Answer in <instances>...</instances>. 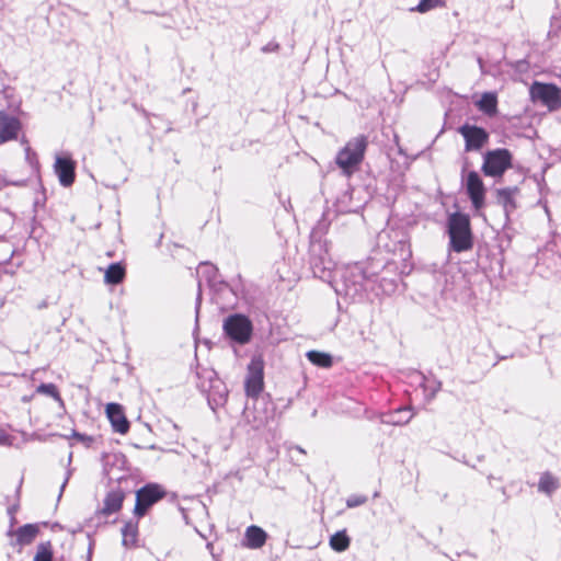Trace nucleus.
I'll return each instance as SVG.
<instances>
[{
  "label": "nucleus",
  "instance_id": "6ab92c4d",
  "mask_svg": "<svg viewBox=\"0 0 561 561\" xmlns=\"http://www.w3.org/2000/svg\"><path fill=\"white\" fill-rule=\"evenodd\" d=\"M122 543L125 548H135L137 547L138 541V523L129 520L125 523L122 528Z\"/></svg>",
  "mask_w": 561,
  "mask_h": 561
},
{
  "label": "nucleus",
  "instance_id": "f704fd0d",
  "mask_svg": "<svg viewBox=\"0 0 561 561\" xmlns=\"http://www.w3.org/2000/svg\"><path fill=\"white\" fill-rule=\"evenodd\" d=\"M221 311H222V312H228V308H227V307H225V306H222V307H221Z\"/></svg>",
  "mask_w": 561,
  "mask_h": 561
},
{
  "label": "nucleus",
  "instance_id": "4be33fe9",
  "mask_svg": "<svg viewBox=\"0 0 561 561\" xmlns=\"http://www.w3.org/2000/svg\"><path fill=\"white\" fill-rule=\"evenodd\" d=\"M560 486L558 478H556L550 472H545L541 474L538 482V491L542 492L547 495H551Z\"/></svg>",
  "mask_w": 561,
  "mask_h": 561
},
{
  "label": "nucleus",
  "instance_id": "a878e982",
  "mask_svg": "<svg viewBox=\"0 0 561 561\" xmlns=\"http://www.w3.org/2000/svg\"><path fill=\"white\" fill-rule=\"evenodd\" d=\"M36 392L41 394H45L51 397L54 400L62 404V399L58 392L57 387L54 383H41L36 388Z\"/></svg>",
  "mask_w": 561,
  "mask_h": 561
},
{
  "label": "nucleus",
  "instance_id": "20e7f679",
  "mask_svg": "<svg viewBox=\"0 0 561 561\" xmlns=\"http://www.w3.org/2000/svg\"><path fill=\"white\" fill-rule=\"evenodd\" d=\"M264 388V360L261 355L252 356L244 380V389L248 397L256 398Z\"/></svg>",
  "mask_w": 561,
  "mask_h": 561
},
{
  "label": "nucleus",
  "instance_id": "f257e3e1",
  "mask_svg": "<svg viewBox=\"0 0 561 561\" xmlns=\"http://www.w3.org/2000/svg\"><path fill=\"white\" fill-rule=\"evenodd\" d=\"M447 232L449 245L453 251L461 253L473 248V234L468 214L456 211L449 215Z\"/></svg>",
  "mask_w": 561,
  "mask_h": 561
},
{
  "label": "nucleus",
  "instance_id": "7ed1b4c3",
  "mask_svg": "<svg viewBox=\"0 0 561 561\" xmlns=\"http://www.w3.org/2000/svg\"><path fill=\"white\" fill-rule=\"evenodd\" d=\"M513 167V153L506 148L488 150L483 154L481 171L485 176L502 178Z\"/></svg>",
  "mask_w": 561,
  "mask_h": 561
},
{
  "label": "nucleus",
  "instance_id": "c9c22d12",
  "mask_svg": "<svg viewBox=\"0 0 561 561\" xmlns=\"http://www.w3.org/2000/svg\"><path fill=\"white\" fill-rule=\"evenodd\" d=\"M225 294L229 295V296H233L232 293L230 290H227Z\"/></svg>",
  "mask_w": 561,
  "mask_h": 561
},
{
  "label": "nucleus",
  "instance_id": "2f4dec72",
  "mask_svg": "<svg viewBox=\"0 0 561 561\" xmlns=\"http://www.w3.org/2000/svg\"><path fill=\"white\" fill-rule=\"evenodd\" d=\"M69 476H70V472L68 471V472H67V477L65 478V481H64V482H62V484H61V491L65 489V486H66V484H67V482H68Z\"/></svg>",
  "mask_w": 561,
  "mask_h": 561
},
{
  "label": "nucleus",
  "instance_id": "473e14b6",
  "mask_svg": "<svg viewBox=\"0 0 561 561\" xmlns=\"http://www.w3.org/2000/svg\"><path fill=\"white\" fill-rule=\"evenodd\" d=\"M295 449L301 454H305V450L299 446H296Z\"/></svg>",
  "mask_w": 561,
  "mask_h": 561
},
{
  "label": "nucleus",
  "instance_id": "72a5a7b5",
  "mask_svg": "<svg viewBox=\"0 0 561 561\" xmlns=\"http://www.w3.org/2000/svg\"><path fill=\"white\" fill-rule=\"evenodd\" d=\"M220 296H221V294H218V295L215 297V301H216V304H218V305H219V297H220Z\"/></svg>",
  "mask_w": 561,
  "mask_h": 561
},
{
  "label": "nucleus",
  "instance_id": "f3484780",
  "mask_svg": "<svg viewBox=\"0 0 561 561\" xmlns=\"http://www.w3.org/2000/svg\"><path fill=\"white\" fill-rule=\"evenodd\" d=\"M244 417L248 424L251 425L252 430L259 431L264 427L270 420V415L264 409H259V407H254L252 411L245 410Z\"/></svg>",
  "mask_w": 561,
  "mask_h": 561
},
{
  "label": "nucleus",
  "instance_id": "bb28decb",
  "mask_svg": "<svg viewBox=\"0 0 561 561\" xmlns=\"http://www.w3.org/2000/svg\"><path fill=\"white\" fill-rule=\"evenodd\" d=\"M53 552L50 543H41L34 557V561H51Z\"/></svg>",
  "mask_w": 561,
  "mask_h": 561
},
{
  "label": "nucleus",
  "instance_id": "a211bd4d",
  "mask_svg": "<svg viewBox=\"0 0 561 561\" xmlns=\"http://www.w3.org/2000/svg\"><path fill=\"white\" fill-rule=\"evenodd\" d=\"M497 95L494 92H485L481 95L480 100L476 103L479 111L492 117L497 113Z\"/></svg>",
  "mask_w": 561,
  "mask_h": 561
},
{
  "label": "nucleus",
  "instance_id": "9d476101",
  "mask_svg": "<svg viewBox=\"0 0 561 561\" xmlns=\"http://www.w3.org/2000/svg\"><path fill=\"white\" fill-rule=\"evenodd\" d=\"M22 130L20 118L4 110H0V146L14 141Z\"/></svg>",
  "mask_w": 561,
  "mask_h": 561
},
{
  "label": "nucleus",
  "instance_id": "f8f14e48",
  "mask_svg": "<svg viewBox=\"0 0 561 561\" xmlns=\"http://www.w3.org/2000/svg\"><path fill=\"white\" fill-rule=\"evenodd\" d=\"M59 183L69 187L76 180V162L69 157H57L54 164Z\"/></svg>",
  "mask_w": 561,
  "mask_h": 561
},
{
  "label": "nucleus",
  "instance_id": "39448f33",
  "mask_svg": "<svg viewBox=\"0 0 561 561\" xmlns=\"http://www.w3.org/2000/svg\"><path fill=\"white\" fill-rule=\"evenodd\" d=\"M530 95L540 101L549 111L561 108V89L553 83L534 82L530 87Z\"/></svg>",
  "mask_w": 561,
  "mask_h": 561
},
{
  "label": "nucleus",
  "instance_id": "f03ea898",
  "mask_svg": "<svg viewBox=\"0 0 561 561\" xmlns=\"http://www.w3.org/2000/svg\"><path fill=\"white\" fill-rule=\"evenodd\" d=\"M368 147V137L358 135L351 138L335 157V163L345 176H351L358 170L365 159Z\"/></svg>",
  "mask_w": 561,
  "mask_h": 561
},
{
  "label": "nucleus",
  "instance_id": "6e6552de",
  "mask_svg": "<svg viewBox=\"0 0 561 561\" xmlns=\"http://www.w3.org/2000/svg\"><path fill=\"white\" fill-rule=\"evenodd\" d=\"M252 323L249 318H226L225 333L239 344H245L252 335Z\"/></svg>",
  "mask_w": 561,
  "mask_h": 561
},
{
  "label": "nucleus",
  "instance_id": "aec40b11",
  "mask_svg": "<svg viewBox=\"0 0 561 561\" xmlns=\"http://www.w3.org/2000/svg\"><path fill=\"white\" fill-rule=\"evenodd\" d=\"M39 529L35 524H26L14 530L16 542L21 546L30 545L37 536Z\"/></svg>",
  "mask_w": 561,
  "mask_h": 561
},
{
  "label": "nucleus",
  "instance_id": "ddd939ff",
  "mask_svg": "<svg viewBox=\"0 0 561 561\" xmlns=\"http://www.w3.org/2000/svg\"><path fill=\"white\" fill-rule=\"evenodd\" d=\"M106 415L113 430L119 434H126L129 430V422L125 416L123 407L118 403H108L106 405Z\"/></svg>",
  "mask_w": 561,
  "mask_h": 561
},
{
  "label": "nucleus",
  "instance_id": "0eeeda50",
  "mask_svg": "<svg viewBox=\"0 0 561 561\" xmlns=\"http://www.w3.org/2000/svg\"><path fill=\"white\" fill-rule=\"evenodd\" d=\"M458 133L465 140V151H480L490 139L489 133L480 126L463 124L458 128Z\"/></svg>",
  "mask_w": 561,
  "mask_h": 561
},
{
  "label": "nucleus",
  "instance_id": "c85d7f7f",
  "mask_svg": "<svg viewBox=\"0 0 561 561\" xmlns=\"http://www.w3.org/2000/svg\"><path fill=\"white\" fill-rule=\"evenodd\" d=\"M19 511V503H15L8 507V515H15Z\"/></svg>",
  "mask_w": 561,
  "mask_h": 561
},
{
  "label": "nucleus",
  "instance_id": "7c9ffc66",
  "mask_svg": "<svg viewBox=\"0 0 561 561\" xmlns=\"http://www.w3.org/2000/svg\"><path fill=\"white\" fill-rule=\"evenodd\" d=\"M73 437L78 438L79 440H85V439H89L88 437H85L84 435L80 434V433H77V432H73Z\"/></svg>",
  "mask_w": 561,
  "mask_h": 561
},
{
  "label": "nucleus",
  "instance_id": "423d86ee",
  "mask_svg": "<svg viewBox=\"0 0 561 561\" xmlns=\"http://www.w3.org/2000/svg\"><path fill=\"white\" fill-rule=\"evenodd\" d=\"M164 490L156 483H149L136 492L134 514L137 517L146 515L148 508L164 496Z\"/></svg>",
  "mask_w": 561,
  "mask_h": 561
},
{
  "label": "nucleus",
  "instance_id": "9b49d317",
  "mask_svg": "<svg viewBox=\"0 0 561 561\" xmlns=\"http://www.w3.org/2000/svg\"><path fill=\"white\" fill-rule=\"evenodd\" d=\"M125 500V492L121 488L110 490L104 499L102 505L96 510L95 515L98 518H107L121 511Z\"/></svg>",
  "mask_w": 561,
  "mask_h": 561
},
{
  "label": "nucleus",
  "instance_id": "5701e85b",
  "mask_svg": "<svg viewBox=\"0 0 561 561\" xmlns=\"http://www.w3.org/2000/svg\"><path fill=\"white\" fill-rule=\"evenodd\" d=\"M350 543L351 539L345 529L336 531L330 538V547L336 552L345 551L350 547Z\"/></svg>",
  "mask_w": 561,
  "mask_h": 561
},
{
  "label": "nucleus",
  "instance_id": "c756f323",
  "mask_svg": "<svg viewBox=\"0 0 561 561\" xmlns=\"http://www.w3.org/2000/svg\"><path fill=\"white\" fill-rule=\"evenodd\" d=\"M10 516V524H11V529L9 530V535H13L14 531L12 530V527L14 526V524L16 523V518H15V515H9Z\"/></svg>",
  "mask_w": 561,
  "mask_h": 561
},
{
  "label": "nucleus",
  "instance_id": "393cba45",
  "mask_svg": "<svg viewBox=\"0 0 561 561\" xmlns=\"http://www.w3.org/2000/svg\"><path fill=\"white\" fill-rule=\"evenodd\" d=\"M446 3L447 0H421L415 8L411 9V11L426 13L431 10L446 7Z\"/></svg>",
  "mask_w": 561,
  "mask_h": 561
},
{
  "label": "nucleus",
  "instance_id": "b1692460",
  "mask_svg": "<svg viewBox=\"0 0 561 561\" xmlns=\"http://www.w3.org/2000/svg\"><path fill=\"white\" fill-rule=\"evenodd\" d=\"M306 356L313 365L323 368L331 367L333 363L330 354L319 351H309Z\"/></svg>",
  "mask_w": 561,
  "mask_h": 561
},
{
  "label": "nucleus",
  "instance_id": "2eb2a0df",
  "mask_svg": "<svg viewBox=\"0 0 561 561\" xmlns=\"http://www.w3.org/2000/svg\"><path fill=\"white\" fill-rule=\"evenodd\" d=\"M519 192L518 187H504L496 191V199L503 206L506 214L514 211L517 208L515 201L516 194Z\"/></svg>",
  "mask_w": 561,
  "mask_h": 561
},
{
  "label": "nucleus",
  "instance_id": "cd10ccee",
  "mask_svg": "<svg viewBox=\"0 0 561 561\" xmlns=\"http://www.w3.org/2000/svg\"><path fill=\"white\" fill-rule=\"evenodd\" d=\"M366 501H367V497L365 495L353 494L347 497L346 506L350 508L357 507V506L365 504Z\"/></svg>",
  "mask_w": 561,
  "mask_h": 561
},
{
  "label": "nucleus",
  "instance_id": "1a4fd4ad",
  "mask_svg": "<svg viewBox=\"0 0 561 561\" xmlns=\"http://www.w3.org/2000/svg\"><path fill=\"white\" fill-rule=\"evenodd\" d=\"M466 192L472 207L480 211L485 206L486 188L477 171H469L466 178Z\"/></svg>",
  "mask_w": 561,
  "mask_h": 561
},
{
  "label": "nucleus",
  "instance_id": "dca6fc26",
  "mask_svg": "<svg viewBox=\"0 0 561 561\" xmlns=\"http://www.w3.org/2000/svg\"><path fill=\"white\" fill-rule=\"evenodd\" d=\"M267 539V534L259 526H249L245 530V546L250 549L262 548Z\"/></svg>",
  "mask_w": 561,
  "mask_h": 561
},
{
  "label": "nucleus",
  "instance_id": "4468645a",
  "mask_svg": "<svg viewBox=\"0 0 561 561\" xmlns=\"http://www.w3.org/2000/svg\"><path fill=\"white\" fill-rule=\"evenodd\" d=\"M413 415L414 413L411 412L410 407H402L383 414L381 416V422L388 425L402 426L408 424L412 420Z\"/></svg>",
  "mask_w": 561,
  "mask_h": 561
},
{
  "label": "nucleus",
  "instance_id": "412c9836",
  "mask_svg": "<svg viewBox=\"0 0 561 561\" xmlns=\"http://www.w3.org/2000/svg\"><path fill=\"white\" fill-rule=\"evenodd\" d=\"M125 276V267L121 263H113L105 271L104 280L106 284L117 285L124 280Z\"/></svg>",
  "mask_w": 561,
  "mask_h": 561
}]
</instances>
